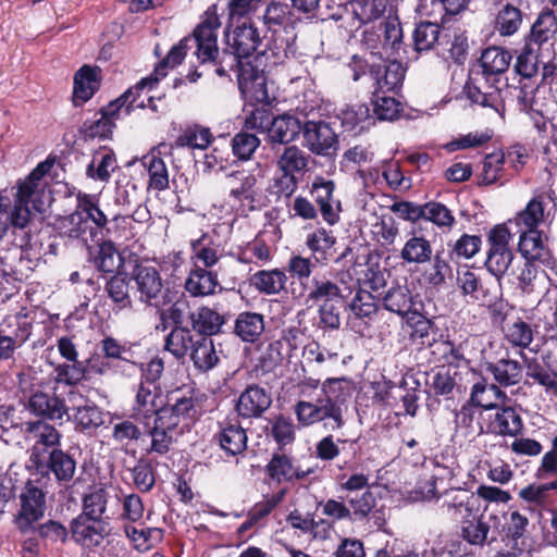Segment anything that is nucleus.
I'll list each match as a JSON object with an SVG mask.
<instances>
[{"instance_id": "nucleus-49", "label": "nucleus", "mask_w": 557, "mask_h": 557, "mask_svg": "<svg viewBox=\"0 0 557 557\" xmlns=\"http://www.w3.org/2000/svg\"><path fill=\"white\" fill-rule=\"evenodd\" d=\"M506 157L503 151H495L484 157L479 185L488 186L499 183L503 185L511 178L505 169Z\"/></svg>"}, {"instance_id": "nucleus-53", "label": "nucleus", "mask_w": 557, "mask_h": 557, "mask_svg": "<svg viewBox=\"0 0 557 557\" xmlns=\"http://www.w3.org/2000/svg\"><path fill=\"white\" fill-rule=\"evenodd\" d=\"M336 244V237L332 231L324 227H318L309 233L306 238V246L312 252L317 262L326 264L330 260L331 250Z\"/></svg>"}, {"instance_id": "nucleus-20", "label": "nucleus", "mask_w": 557, "mask_h": 557, "mask_svg": "<svg viewBox=\"0 0 557 557\" xmlns=\"http://www.w3.org/2000/svg\"><path fill=\"white\" fill-rule=\"evenodd\" d=\"M207 400L208 396L195 387L178 388L168 395L169 404L186 425L195 423L202 416Z\"/></svg>"}, {"instance_id": "nucleus-47", "label": "nucleus", "mask_w": 557, "mask_h": 557, "mask_svg": "<svg viewBox=\"0 0 557 557\" xmlns=\"http://www.w3.org/2000/svg\"><path fill=\"white\" fill-rule=\"evenodd\" d=\"M117 169V160L112 149L100 147L86 168V176L96 182L108 183Z\"/></svg>"}, {"instance_id": "nucleus-21", "label": "nucleus", "mask_w": 557, "mask_h": 557, "mask_svg": "<svg viewBox=\"0 0 557 557\" xmlns=\"http://www.w3.org/2000/svg\"><path fill=\"white\" fill-rule=\"evenodd\" d=\"M335 188L334 181L317 175L312 180L309 190L315 205L319 207L322 219L329 225H335L339 222V213L342 211L341 201L334 198Z\"/></svg>"}, {"instance_id": "nucleus-31", "label": "nucleus", "mask_w": 557, "mask_h": 557, "mask_svg": "<svg viewBox=\"0 0 557 557\" xmlns=\"http://www.w3.org/2000/svg\"><path fill=\"white\" fill-rule=\"evenodd\" d=\"M512 61V54L506 48L499 46H490L483 49L479 59V66L482 77L487 82H500Z\"/></svg>"}, {"instance_id": "nucleus-45", "label": "nucleus", "mask_w": 557, "mask_h": 557, "mask_svg": "<svg viewBox=\"0 0 557 557\" xmlns=\"http://www.w3.org/2000/svg\"><path fill=\"white\" fill-rule=\"evenodd\" d=\"M379 299L385 310L403 318L413 310V297L407 285H393L386 292L380 293Z\"/></svg>"}, {"instance_id": "nucleus-46", "label": "nucleus", "mask_w": 557, "mask_h": 557, "mask_svg": "<svg viewBox=\"0 0 557 557\" xmlns=\"http://www.w3.org/2000/svg\"><path fill=\"white\" fill-rule=\"evenodd\" d=\"M301 133V122L289 114H282L272 119L268 127V138L272 144L287 145L294 141Z\"/></svg>"}, {"instance_id": "nucleus-34", "label": "nucleus", "mask_w": 557, "mask_h": 557, "mask_svg": "<svg viewBox=\"0 0 557 557\" xmlns=\"http://www.w3.org/2000/svg\"><path fill=\"white\" fill-rule=\"evenodd\" d=\"M52 228L54 237L63 240L65 245L74 242L87 244L90 238L86 222L76 209L67 215L58 216Z\"/></svg>"}, {"instance_id": "nucleus-54", "label": "nucleus", "mask_w": 557, "mask_h": 557, "mask_svg": "<svg viewBox=\"0 0 557 557\" xmlns=\"http://www.w3.org/2000/svg\"><path fill=\"white\" fill-rule=\"evenodd\" d=\"M214 137L210 128L194 124L185 127L175 138L172 148L207 149Z\"/></svg>"}, {"instance_id": "nucleus-13", "label": "nucleus", "mask_w": 557, "mask_h": 557, "mask_svg": "<svg viewBox=\"0 0 557 557\" xmlns=\"http://www.w3.org/2000/svg\"><path fill=\"white\" fill-rule=\"evenodd\" d=\"M111 530L107 519L76 516L70 522L71 539L76 545L89 552L100 547L111 534Z\"/></svg>"}, {"instance_id": "nucleus-1", "label": "nucleus", "mask_w": 557, "mask_h": 557, "mask_svg": "<svg viewBox=\"0 0 557 557\" xmlns=\"http://www.w3.org/2000/svg\"><path fill=\"white\" fill-rule=\"evenodd\" d=\"M224 44L246 59H250L253 53L278 57L288 47L284 37H269L268 34L260 36L259 29L251 22H244L232 32H226Z\"/></svg>"}, {"instance_id": "nucleus-30", "label": "nucleus", "mask_w": 557, "mask_h": 557, "mask_svg": "<svg viewBox=\"0 0 557 557\" xmlns=\"http://www.w3.org/2000/svg\"><path fill=\"white\" fill-rule=\"evenodd\" d=\"M308 306L321 305L345 298L339 285L326 275H314L312 281L297 295Z\"/></svg>"}, {"instance_id": "nucleus-15", "label": "nucleus", "mask_w": 557, "mask_h": 557, "mask_svg": "<svg viewBox=\"0 0 557 557\" xmlns=\"http://www.w3.org/2000/svg\"><path fill=\"white\" fill-rule=\"evenodd\" d=\"M235 73L238 89L247 102L250 104L269 102L267 79L262 70L253 65L249 59H244Z\"/></svg>"}, {"instance_id": "nucleus-57", "label": "nucleus", "mask_w": 557, "mask_h": 557, "mask_svg": "<svg viewBox=\"0 0 557 557\" xmlns=\"http://www.w3.org/2000/svg\"><path fill=\"white\" fill-rule=\"evenodd\" d=\"M554 492H557V478L541 484H529L519 491L518 496L533 507L545 508L552 504Z\"/></svg>"}, {"instance_id": "nucleus-50", "label": "nucleus", "mask_w": 557, "mask_h": 557, "mask_svg": "<svg viewBox=\"0 0 557 557\" xmlns=\"http://www.w3.org/2000/svg\"><path fill=\"white\" fill-rule=\"evenodd\" d=\"M287 275L281 269L259 270L250 277V284L260 294L273 296L285 289Z\"/></svg>"}, {"instance_id": "nucleus-23", "label": "nucleus", "mask_w": 557, "mask_h": 557, "mask_svg": "<svg viewBox=\"0 0 557 557\" xmlns=\"http://www.w3.org/2000/svg\"><path fill=\"white\" fill-rule=\"evenodd\" d=\"M27 409L44 421H62L67 416L65 399L57 395L55 391H34L28 398Z\"/></svg>"}, {"instance_id": "nucleus-12", "label": "nucleus", "mask_w": 557, "mask_h": 557, "mask_svg": "<svg viewBox=\"0 0 557 557\" xmlns=\"http://www.w3.org/2000/svg\"><path fill=\"white\" fill-rule=\"evenodd\" d=\"M487 393H492L496 399H507V395L504 391L498 389L494 385H488L487 380L483 376L473 383L469 399L461 406V408L455 414L456 423L465 429L472 428L478 408L493 407V401L487 396Z\"/></svg>"}, {"instance_id": "nucleus-10", "label": "nucleus", "mask_w": 557, "mask_h": 557, "mask_svg": "<svg viewBox=\"0 0 557 557\" xmlns=\"http://www.w3.org/2000/svg\"><path fill=\"white\" fill-rule=\"evenodd\" d=\"M221 26L220 20L215 13H211L206 11V26L205 29L208 34H211L212 40L209 44L211 52L209 60L207 63H211L214 65V72L220 77H228L231 72H236L240 63L244 59H246L242 53L235 51V49H231L226 44L222 50L219 49L218 46V30Z\"/></svg>"}, {"instance_id": "nucleus-62", "label": "nucleus", "mask_w": 557, "mask_h": 557, "mask_svg": "<svg viewBox=\"0 0 557 557\" xmlns=\"http://www.w3.org/2000/svg\"><path fill=\"white\" fill-rule=\"evenodd\" d=\"M124 532L138 552L151 549L156 544L162 542L164 536V530L156 527L139 530L133 525H125Z\"/></svg>"}, {"instance_id": "nucleus-35", "label": "nucleus", "mask_w": 557, "mask_h": 557, "mask_svg": "<svg viewBox=\"0 0 557 557\" xmlns=\"http://www.w3.org/2000/svg\"><path fill=\"white\" fill-rule=\"evenodd\" d=\"M462 370H451L441 366L433 372L430 388L435 396L450 399L454 397L455 392L461 394L467 391V384L462 381Z\"/></svg>"}, {"instance_id": "nucleus-48", "label": "nucleus", "mask_w": 557, "mask_h": 557, "mask_svg": "<svg viewBox=\"0 0 557 557\" xmlns=\"http://www.w3.org/2000/svg\"><path fill=\"white\" fill-rule=\"evenodd\" d=\"M444 25L429 21L418 23L412 34L414 50L423 52L430 51L435 45L442 46L444 40L450 37V34L447 33L441 37V29L444 28Z\"/></svg>"}, {"instance_id": "nucleus-25", "label": "nucleus", "mask_w": 557, "mask_h": 557, "mask_svg": "<svg viewBox=\"0 0 557 557\" xmlns=\"http://www.w3.org/2000/svg\"><path fill=\"white\" fill-rule=\"evenodd\" d=\"M498 84V82H487L481 73L476 72L473 77L467 81L463 92L472 104L498 111L500 103Z\"/></svg>"}, {"instance_id": "nucleus-40", "label": "nucleus", "mask_w": 557, "mask_h": 557, "mask_svg": "<svg viewBox=\"0 0 557 557\" xmlns=\"http://www.w3.org/2000/svg\"><path fill=\"white\" fill-rule=\"evenodd\" d=\"M76 210L86 222L89 237L96 236V230L90 225L92 223L96 228L103 231L108 225V218L98 206L96 196L85 193H78L76 196Z\"/></svg>"}, {"instance_id": "nucleus-64", "label": "nucleus", "mask_w": 557, "mask_h": 557, "mask_svg": "<svg viewBox=\"0 0 557 557\" xmlns=\"http://www.w3.org/2000/svg\"><path fill=\"white\" fill-rule=\"evenodd\" d=\"M34 533H37L45 547L55 544H65L71 536L70 527L62 522L49 519L45 522L35 523Z\"/></svg>"}, {"instance_id": "nucleus-55", "label": "nucleus", "mask_w": 557, "mask_h": 557, "mask_svg": "<svg viewBox=\"0 0 557 557\" xmlns=\"http://www.w3.org/2000/svg\"><path fill=\"white\" fill-rule=\"evenodd\" d=\"M292 10L287 3L271 1L264 11L263 22L269 37H283L280 33L290 21Z\"/></svg>"}, {"instance_id": "nucleus-51", "label": "nucleus", "mask_w": 557, "mask_h": 557, "mask_svg": "<svg viewBox=\"0 0 557 557\" xmlns=\"http://www.w3.org/2000/svg\"><path fill=\"white\" fill-rule=\"evenodd\" d=\"M190 359L195 368L201 372H208L214 369L220 357L215 350L212 338L200 337L191 344Z\"/></svg>"}, {"instance_id": "nucleus-37", "label": "nucleus", "mask_w": 557, "mask_h": 557, "mask_svg": "<svg viewBox=\"0 0 557 557\" xmlns=\"http://www.w3.org/2000/svg\"><path fill=\"white\" fill-rule=\"evenodd\" d=\"M24 432L35 438L32 448L38 447V450L44 451V455L61 446L62 434L54 425L47 421H27L24 423Z\"/></svg>"}, {"instance_id": "nucleus-14", "label": "nucleus", "mask_w": 557, "mask_h": 557, "mask_svg": "<svg viewBox=\"0 0 557 557\" xmlns=\"http://www.w3.org/2000/svg\"><path fill=\"white\" fill-rule=\"evenodd\" d=\"M523 42L536 48L537 51L554 50L557 41V14L549 7H543L531 23Z\"/></svg>"}, {"instance_id": "nucleus-59", "label": "nucleus", "mask_w": 557, "mask_h": 557, "mask_svg": "<svg viewBox=\"0 0 557 557\" xmlns=\"http://www.w3.org/2000/svg\"><path fill=\"white\" fill-rule=\"evenodd\" d=\"M541 53L535 47L523 42L513 63V72L520 79L530 81L537 75Z\"/></svg>"}, {"instance_id": "nucleus-43", "label": "nucleus", "mask_w": 557, "mask_h": 557, "mask_svg": "<svg viewBox=\"0 0 557 557\" xmlns=\"http://www.w3.org/2000/svg\"><path fill=\"white\" fill-rule=\"evenodd\" d=\"M380 67V73L375 76L373 82L375 90L385 94L386 91L395 92L400 89L406 74V69L403 66L401 62L383 58L381 54Z\"/></svg>"}, {"instance_id": "nucleus-28", "label": "nucleus", "mask_w": 557, "mask_h": 557, "mask_svg": "<svg viewBox=\"0 0 557 557\" xmlns=\"http://www.w3.org/2000/svg\"><path fill=\"white\" fill-rule=\"evenodd\" d=\"M214 440L227 457H235L247 449V432L236 418L220 422Z\"/></svg>"}, {"instance_id": "nucleus-5", "label": "nucleus", "mask_w": 557, "mask_h": 557, "mask_svg": "<svg viewBox=\"0 0 557 557\" xmlns=\"http://www.w3.org/2000/svg\"><path fill=\"white\" fill-rule=\"evenodd\" d=\"M20 509L14 516L13 522L21 533L27 535L34 533L35 523L39 522L46 512V493L28 480L18 496Z\"/></svg>"}, {"instance_id": "nucleus-19", "label": "nucleus", "mask_w": 557, "mask_h": 557, "mask_svg": "<svg viewBox=\"0 0 557 557\" xmlns=\"http://www.w3.org/2000/svg\"><path fill=\"white\" fill-rule=\"evenodd\" d=\"M304 146L317 156H329L331 150L335 151L338 138L330 123L319 120H309L301 124Z\"/></svg>"}, {"instance_id": "nucleus-29", "label": "nucleus", "mask_w": 557, "mask_h": 557, "mask_svg": "<svg viewBox=\"0 0 557 557\" xmlns=\"http://www.w3.org/2000/svg\"><path fill=\"white\" fill-rule=\"evenodd\" d=\"M101 86V70L97 65L84 64L74 74L72 103L82 107L99 90Z\"/></svg>"}, {"instance_id": "nucleus-56", "label": "nucleus", "mask_w": 557, "mask_h": 557, "mask_svg": "<svg viewBox=\"0 0 557 557\" xmlns=\"http://www.w3.org/2000/svg\"><path fill=\"white\" fill-rule=\"evenodd\" d=\"M101 355L109 359L110 362L119 367L121 363H129L136 366L133 360V345L128 342H121L113 336H104L98 345Z\"/></svg>"}, {"instance_id": "nucleus-11", "label": "nucleus", "mask_w": 557, "mask_h": 557, "mask_svg": "<svg viewBox=\"0 0 557 557\" xmlns=\"http://www.w3.org/2000/svg\"><path fill=\"white\" fill-rule=\"evenodd\" d=\"M238 181V185L230 190V197L238 202L237 210L248 215L252 211H260L268 205V198L257 187L258 180L255 174L246 171H232L228 175Z\"/></svg>"}, {"instance_id": "nucleus-36", "label": "nucleus", "mask_w": 557, "mask_h": 557, "mask_svg": "<svg viewBox=\"0 0 557 557\" xmlns=\"http://www.w3.org/2000/svg\"><path fill=\"white\" fill-rule=\"evenodd\" d=\"M216 287H220L218 273L210 269H205L197 263L188 273L184 288L191 297L203 298L212 296L216 292Z\"/></svg>"}, {"instance_id": "nucleus-9", "label": "nucleus", "mask_w": 557, "mask_h": 557, "mask_svg": "<svg viewBox=\"0 0 557 557\" xmlns=\"http://www.w3.org/2000/svg\"><path fill=\"white\" fill-rule=\"evenodd\" d=\"M511 233L506 224H496L487 234L488 250L485 260L487 271L497 281L508 271L513 260V252L509 248Z\"/></svg>"}, {"instance_id": "nucleus-4", "label": "nucleus", "mask_w": 557, "mask_h": 557, "mask_svg": "<svg viewBox=\"0 0 557 557\" xmlns=\"http://www.w3.org/2000/svg\"><path fill=\"white\" fill-rule=\"evenodd\" d=\"M149 83L148 79L139 81L134 86L129 87L116 99L110 101L107 106L100 108V117L97 120H86L79 128V133L88 138L110 139L113 129L116 126V121L124 106H126L129 96L137 89Z\"/></svg>"}, {"instance_id": "nucleus-27", "label": "nucleus", "mask_w": 557, "mask_h": 557, "mask_svg": "<svg viewBox=\"0 0 557 557\" xmlns=\"http://www.w3.org/2000/svg\"><path fill=\"white\" fill-rule=\"evenodd\" d=\"M527 17L528 14L519 4L499 0L493 21L494 30L500 37H512L523 28Z\"/></svg>"}, {"instance_id": "nucleus-39", "label": "nucleus", "mask_w": 557, "mask_h": 557, "mask_svg": "<svg viewBox=\"0 0 557 557\" xmlns=\"http://www.w3.org/2000/svg\"><path fill=\"white\" fill-rule=\"evenodd\" d=\"M129 273L117 271L107 280L104 292L113 304V310L120 312L133 309V300L129 294Z\"/></svg>"}, {"instance_id": "nucleus-44", "label": "nucleus", "mask_w": 557, "mask_h": 557, "mask_svg": "<svg viewBox=\"0 0 557 557\" xmlns=\"http://www.w3.org/2000/svg\"><path fill=\"white\" fill-rule=\"evenodd\" d=\"M457 284L463 296H469L472 301L480 305L493 301L496 298V288L493 290L486 282H483L470 270L458 273Z\"/></svg>"}, {"instance_id": "nucleus-17", "label": "nucleus", "mask_w": 557, "mask_h": 557, "mask_svg": "<svg viewBox=\"0 0 557 557\" xmlns=\"http://www.w3.org/2000/svg\"><path fill=\"white\" fill-rule=\"evenodd\" d=\"M273 403L270 389L259 384H248L235 401V412L244 420L260 419Z\"/></svg>"}, {"instance_id": "nucleus-60", "label": "nucleus", "mask_w": 557, "mask_h": 557, "mask_svg": "<svg viewBox=\"0 0 557 557\" xmlns=\"http://www.w3.org/2000/svg\"><path fill=\"white\" fill-rule=\"evenodd\" d=\"M294 412L297 417L299 424L309 426L317 422L330 420L332 422V413L326 406L322 403L320 397L315 403L299 400L294 407Z\"/></svg>"}, {"instance_id": "nucleus-61", "label": "nucleus", "mask_w": 557, "mask_h": 557, "mask_svg": "<svg viewBox=\"0 0 557 557\" xmlns=\"http://www.w3.org/2000/svg\"><path fill=\"white\" fill-rule=\"evenodd\" d=\"M382 51L371 49L369 53L363 55L355 54L351 57L348 67L352 72V79L359 81L363 76H369L373 82L380 73V59Z\"/></svg>"}, {"instance_id": "nucleus-8", "label": "nucleus", "mask_w": 557, "mask_h": 557, "mask_svg": "<svg viewBox=\"0 0 557 557\" xmlns=\"http://www.w3.org/2000/svg\"><path fill=\"white\" fill-rule=\"evenodd\" d=\"M34 322L35 317L29 312H17L3 319L0 324V360L13 358L15 350L29 339Z\"/></svg>"}, {"instance_id": "nucleus-22", "label": "nucleus", "mask_w": 557, "mask_h": 557, "mask_svg": "<svg viewBox=\"0 0 557 557\" xmlns=\"http://www.w3.org/2000/svg\"><path fill=\"white\" fill-rule=\"evenodd\" d=\"M486 410L491 411L487 416L486 433L510 437L521 434L523 420L515 407L493 403V407Z\"/></svg>"}, {"instance_id": "nucleus-6", "label": "nucleus", "mask_w": 557, "mask_h": 557, "mask_svg": "<svg viewBox=\"0 0 557 557\" xmlns=\"http://www.w3.org/2000/svg\"><path fill=\"white\" fill-rule=\"evenodd\" d=\"M29 461L37 473H52L60 485H67L76 472L77 462L74 456L61 448L49 450L47 456L39 451L38 447L30 448Z\"/></svg>"}, {"instance_id": "nucleus-63", "label": "nucleus", "mask_w": 557, "mask_h": 557, "mask_svg": "<svg viewBox=\"0 0 557 557\" xmlns=\"http://www.w3.org/2000/svg\"><path fill=\"white\" fill-rule=\"evenodd\" d=\"M143 164L147 169L149 175V189L162 191L169 188L168 166L159 154L150 153L145 156Z\"/></svg>"}, {"instance_id": "nucleus-18", "label": "nucleus", "mask_w": 557, "mask_h": 557, "mask_svg": "<svg viewBox=\"0 0 557 557\" xmlns=\"http://www.w3.org/2000/svg\"><path fill=\"white\" fill-rule=\"evenodd\" d=\"M350 509V521H369L376 529L385 525L387 509L385 506L377 507L374 494L369 490L362 493L348 494L345 497Z\"/></svg>"}, {"instance_id": "nucleus-38", "label": "nucleus", "mask_w": 557, "mask_h": 557, "mask_svg": "<svg viewBox=\"0 0 557 557\" xmlns=\"http://www.w3.org/2000/svg\"><path fill=\"white\" fill-rule=\"evenodd\" d=\"M406 324L410 329L409 338L412 342H420L422 345L432 346L436 342V335L443 337L434 318H428L417 309H413L406 317Z\"/></svg>"}, {"instance_id": "nucleus-33", "label": "nucleus", "mask_w": 557, "mask_h": 557, "mask_svg": "<svg viewBox=\"0 0 557 557\" xmlns=\"http://www.w3.org/2000/svg\"><path fill=\"white\" fill-rule=\"evenodd\" d=\"M264 315L255 311L239 312L231 325L232 333L243 343L257 344L261 341L265 330Z\"/></svg>"}, {"instance_id": "nucleus-52", "label": "nucleus", "mask_w": 557, "mask_h": 557, "mask_svg": "<svg viewBox=\"0 0 557 557\" xmlns=\"http://www.w3.org/2000/svg\"><path fill=\"white\" fill-rule=\"evenodd\" d=\"M91 261L95 269L101 273L102 276L106 274L113 275L115 272L121 271L124 262L123 258L117 255V249L111 240H103L98 245V249Z\"/></svg>"}, {"instance_id": "nucleus-41", "label": "nucleus", "mask_w": 557, "mask_h": 557, "mask_svg": "<svg viewBox=\"0 0 557 557\" xmlns=\"http://www.w3.org/2000/svg\"><path fill=\"white\" fill-rule=\"evenodd\" d=\"M380 30L383 32V41L380 35L368 29L363 32V41L367 48L375 50L377 49L376 41H380L385 53H388V50L392 52L398 51L403 39L400 23L397 20L381 22Z\"/></svg>"}, {"instance_id": "nucleus-26", "label": "nucleus", "mask_w": 557, "mask_h": 557, "mask_svg": "<svg viewBox=\"0 0 557 557\" xmlns=\"http://www.w3.org/2000/svg\"><path fill=\"white\" fill-rule=\"evenodd\" d=\"M482 367L486 373L493 376L494 382L488 385H494L500 391L519 384L523 377L522 364L508 356L494 361L484 359Z\"/></svg>"}, {"instance_id": "nucleus-58", "label": "nucleus", "mask_w": 557, "mask_h": 557, "mask_svg": "<svg viewBox=\"0 0 557 557\" xmlns=\"http://www.w3.org/2000/svg\"><path fill=\"white\" fill-rule=\"evenodd\" d=\"M373 119L380 121H395L400 117L404 106L395 97L386 96L380 90H374L371 98Z\"/></svg>"}, {"instance_id": "nucleus-32", "label": "nucleus", "mask_w": 557, "mask_h": 557, "mask_svg": "<svg viewBox=\"0 0 557 557\" xmlns=\"http://www.w3.org/2000/svg\"><path fill=\"white\" fill-rule=\"evenodd\" d=\"M267 474L276 482H296L314 472L313 468L302 469L294 463L292 457L284 453H274L265 467Z\"/></svg>"}, {"instance_id": "nucleus-24", "label": "nucleus", "mask_w": 557, "mask_h": 557, "mask_svg": "<svg viewBox=\"0 0 557 557\" xmlns=\"http://www.w3.org/2000/svg\"><path fill=\"white\" fill-rule=\"evenodd\" d=\"M498 84V82H487L481 73L476 72L473 77L467 81L463 92L472 104L498 111L500 103Z\"/></svg>"}, {"instance_id": "nucleus-3", "label": "nucleus", "mask_w": 557, "mask_h": 557, "mask_svg": "<svg viewBox=\"0 0 557 557\" xmlns=\"http://www.w3.org/2000/svg\"><path fill=\"white\" fill-rule=\"evenodd\" d=\"M206 15L201 22L194 28L190 35L182 38L175 44L156 66V76L164 77L169 67L174 69L183 63L187 52L195 48L194 55L197 58L200 64H206V61L210 58V46L212 37L205 29Z\"/></svg>"}, {"instance_id": "nucleus-2", "label": "nucleus", "mask_w": 557, "mask_h": 557, "mask_svg": "<svg viewBox=\"0 0 557 557\" xmlns=\"http://www.w3.org/2000/svg\"><path fill=\"white\" fill-rule=\"evenodd\" d=\"M129 280L135 284L138 300L145 306L160 309L175 299L176 292L164 286L159 270L136 258L132 263Z\"/></svg>"}, {"instance_id": "nucleus-7", "label": "nucleus", "mask_w": 557, "mask_h": 557, "mask_svg": "<svg viewBox=\"0 0 557 557\" xmlns=\"http://www.w3.org/2000/svg\"><path fill=\"white\" fill-rule=\"evenodd\" d=\"M234 313L224 309L220 304L212 306L201 305L189 311L187 322L189 329L200 337L212 338L215 335L226 333L231 329V321Z\"/></svg>"}, {"instance_id": "nucleus-42", "label": "nucleus", "mask_w": 557, "mask_h": 557, "mask_svg": "<svg viewBox=\"0 0 557 557\" xmlns=\"http://www.w3.org/2000/svg\"><path fill=\"white\" fill-rule=\"evenodd\" d=\"M434 255L431 242L416 230H412L400 250V259L407 264L430 263Z\"/></svg>"}, {"instance_id": "nucleus-16", "label": "nucleus", "mask_w": 557, "mask_h": 557, "mask_svg": "<svg viewBox=\"0 0 557 557\" xmlns=\"http://www.w3.org/2000/svg\"><path fill=\"white\" fill-rule=\"evenodd\" d=\"M349 380L345 377H329L322 383L320 399L332 413V422L326 423L332 430L344 426L343 406L351 395Z\"/></svg>"}]
</instances>
